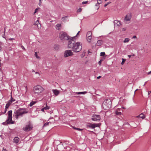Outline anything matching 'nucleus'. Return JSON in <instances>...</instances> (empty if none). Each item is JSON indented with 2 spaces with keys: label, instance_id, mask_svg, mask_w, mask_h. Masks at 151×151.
Here are the masks:
<instances>
[{
  "label": "nucleus",
  "instance_id": "obj_1",
  "mask_svg": "<svg viewBox=\"0 0 151 151\" xmlns=\"http://www.w3.org/2000/svg\"><path fill=\"white\" fill-rule=\"evenodd\" d=\"M75 37L69 41L68 44V47L69 48L72 49L75 52L80 51L82 49V45L80 42H76L74 40Z\"/></svg>",
  "mask_w": 151,
  "mask_h": 151
},
{
  "label": "nucleus",
  "instance_id": "obj_2",
  "mask_svg": "<svg viewBox=\"0 0 151 151\" xmlns=\"http://www.w3.org/2000/svg\"><path fill=\"white\" fill-rule=\"evenodd\" d=\"M28 111L25 108H19L15 111L14 113L15 117L17 119L19 116H22L24 114H27Z\"/></svg>",
  "mask_w": 151,
  "mask_h": 151
},
{
  "label": "nucleus",
  "instance_id": "obj_3",
  "mask_svg": "<svg viewBox=\"0 0 151 151\" xmlns=\"http://www.w3.org/2000/svg\"><path fill=\"white\" fill-rule=\"evenodd\" d=\"M111 102L110 99H106L103 103V107L105 110H108L111 107Z\"/></svg>",
  "mask_w": 151,
  "mask_h": 151
},
{
  "label": "nucleus",
  "instance_id": "obj_4",
  "mask_svg": "<svg viewBox=\"0 0 151 151\" xmlns=\"http://www.w3.org/2000/svg\"><path fill=\"white\" fill-rule=\"evenodd\" d=\"M59 37L61 40H69L72 39L73 37H70L65 32H61L59 33Z\"/></svg>",
  "mask_w": 151,
  "mask_h": 151
},
{
  "label": "nucleus",
  "instance_id": "obj_5",
  "mask_svg": "<svg viewBox=\"0 0 151 151\" xmlns=\"http://www.w3.org/2000/svg\"><path fill=\"white\" fill-rule=\"evenodd\" d=\"M44 89L40 85H37L33 88L34 92L36 93H42Z\"/></svg>",
  "mask_w": 151,
  "mask_h": 151
},
{
  "label": "nucleus",
  "instance_id": "obj_6",
  "mask_svg": "<svg viewBox=\"0 0 151 151\" xmlns=\"http://www.w3.org/2000/svg\"><path fill=\"white\" fill-rule=\"evenodd\" d=\"M8 118L6 120L7 123L8 124H12L14 123V122L12 121V111L10 110L8 112Z\"/></svg>",
  "mask_w": 151,
  "mask_h": 151
},
{
  "label": "nucleus",
  "instance_id": "obj_7",
  "mask_svg": "<svg viewBox=\"0 0 151 151\" xmlns=\"http://www.w3.org/2000/svg\"><path fill=\"white\" fill-rule=\"evenodd\" d=\"M99 124H92L91 123H88L87 124L86 127L87 128L94 129L96 127H99Z\"/></svg>",
  "mask_w": 151,
  "mask_h": 151
},
{
  "label": "nucleus",
  "instance_id": "obj_8",
  "mask_svg": "<svg viewBox=\"0 0 151 151\" xmlns=\"http://www.w3.org/2000/svg\"><path fill=\"white\" fill-rule=\"evenodd\" d=\"M73 55V53L72 52L71 50H66L64 53V57L65 58Z\"/></svg>",
  "mask_w": 151,
  "mask_h": 151
},
{
  "label": "nucleus",
  "instance_id": "obj_9",
  "mask_svg": "<svg viewBox=\"0 0 151 151\" xmlns=\"http://www.w3.org/2000/svg\"><path fill=\"white\" fill-rule=\"evenodd\" d=\"M131 19V15L130 14H128L125 16L124 19V21L126 23H129Z\"/></svg>",
  "mask_w": 151,
  "mask_h": 151
},
{
  "label": "nucleus",
  "instance_id": "obj_10",
  "mask_svg": "<svg viewBox=\"0 0 151 151\" xmlns=\"http://www.w3.org/2000/svg\"><path fill=\"white\" fill-rule=\"evenodd\" d=\"M101 117L99 115L94 114L92 117L91 119L93 121H98L100 120Z\"/></svg>",
  "mask_w": 151,
  "mask_h": 151
},
{
  "label": "nucleus",
  "instance_id": "obj_11",
  "mask_svg": "<svg viewBox=\"0 0 151 151\" xmlns=\"http://www.w3.org/2000/svg\"><path fill=\"white\" fill-rule=\"evenodd\" d=\"M32 128V125L30 124H29L28 125H26L25 127L23 128V129L25 131H27L31 130Z\"/></svg>",
  "mask_w": 151,
  "mask_h": 151
},
{
  "label": "nucleus",
  "instance_id": "obj_12",
  "mask_svg": "<svg viewBox=\"0 0 151 151\" xmlns=\"http://www.w3.org/2000/svg\"><path fill=\"white\" fill-rule=\"evenodd\" d=\"M114 24L115 26H119L121 25V23L120 21L118 20L114 21Z\"/></svg>",
  "mask_w": 151,
  "mask_h": 151
},
{
  "label": "nucleus",
  "instance_id": "obj_13",
  "mask_svg": "<svg viewBox=\"0 0 151 151\" xmlns=\"http://www.w3.org/2000/svg\"><path fill=\"white\" fill-rule=\"evenodd\" d=\"M34 25H37L38 29H40L41 28V25L39 23L38 20H37L36 22L34 23Z\"/></svg>",
  "mask_w": 151,
  "mask_h": 151
},
{
  "label": "nucleus",
  "instance_id": "obj_14",
  "mask_svg": "<svg viewBox=\"0 0 151 151\" xmlns=\"http://www.w3.org/2000/svg\"><path fill=\"white\" fill-rule=\"evenodd\" d=\"M138 118H142L143 119L145 118V116L144 115L143 113H142L136 117Z\"/></svg>",
  "mask_w": 151,
  "mask_h": 151
},
{
  "label": "nucleus",
  "instance_id": "obj_15",
  "mask_svg": "<svg viewBox=\"0 0 151 151\" xmlns=\"http://www.w3.org/2000/svg\"><path fill=\"white\" fill-rule=\"evenodd\" d=\"M52 92L56 96L58 95L60 93V91L57 89L52 90Z\"/></svg>",
  "mask_w": 151,
  "mask_h": 151
},
{
  "label": "nucleus",
  "instance_id": "obj_16",
  "mask_svg": "<svg viewBox=\"0 0 151 151\" xmlns=\"http://www.w3.org/2000/svg\"><path fill=\"white\" fill-rule=\"evenodd\" d=\"M103 43V41L101 40H98L96 43V45L98 46L101 45Z\"/></svg>",
  "mask_w": 151,
  "mask_h": 151
},
{
  "label": "nucleus",
  "instance_id": "obj_17",
  "mask_svg": "<svg viewBox=\"0 0 151 151\" xmlns=\"http://www.w3.org/2000/svg\"><path fill=\"white\" fill-rule=\"evenodd\" d=\"M12 103V101L11 100H9L8 102L6 104V108H8L11 104Z\"/></svg>",
  "mask_w": 151,
  "mask_h": 151
},
{
  "label": "nucleus",
  "instance_id": "obj_18",
  "mask_svg": "<svg viewBox=\"0 0 151 151\" xmlns=\"http://www.w3.org/2000/svg\"><path fill=\"white\" fill-rule=\"evenodd\" d=\"M19 138L18 137H15L14 139V142L17 144L19 142Z\"/></svg>",
  "mask_w": 151,
  "mask_h": 151
},
{
  "label": "nucleus",
  "instance_id": "obj_19",
  "mask_svg": "<svg viewBox=\"0 0 151 151\" xmlns=\"http://www.w3.org/2000/svg\"><path fill=\"white\" fill-rule=\"evenodd\" d=\"M87 93L86 91H83V92H77L76 93V94L77 95L79 94H84Z\"/></svg>",
  "mask_w": 151,
  "mask_h": 151
},
{
  "label": "nucleus",
  "instance_id": "obj_20",
  "mask_svg": "<svg viewBox=\"0 0 151 151\" xmlns=\"http://www.w3.org/2000/svg\"><path fill=\"white\" fill-rule=\"evenodd\" d=\"M91 38H92V37H86L87 41L88 42H91Z\"/></svg>",
  "mask_w": 151,
  "mask_h": 151
},
{
  "label": "nucleus",
  "instance_id": "obj_21",
  "mask_svg": "<svg viewBox=\"0 0 151 151\" xmlns=\"http://www.w3.org/2000/svg\"><path fill=\"white\" fill-rule=\"evenodd\" d=\"M61 26V25L60 24H58L56 25V29L58 30H59L60 29V27Z\"/></svg>",
  "mask_w": 151,
  "mask_h": 151
},
{
  "label": "nucleus",
  "instance_id": "obj_22",
  "mask_svg": "<svg viewBox=\"0 0 151 151\" xmlns=\"http://www.w3.org/2000/svg\"><path fill=\"white\" fill-rule=\"evenodd\" d=\"M92 33L90 31L88 32L87 33V37H91Z\"/></svg>",
  "mask_w": 151,
  "mask_h": 151
},
{
  "label": "nucleus",
  "instance_id": "obj_23",
  "mask_svg": "<svg viewBox=\"0 0 151 151\" xmlns=\"http://www.w3.org/2000/svg\"><path fill=\"white\" fill-rule=\"evenodd\" d=\"M36 103V101H32L29 104V106H32L33 105L35 104Z\"/></svg>",
  "mask_w": 151,
  "mask_h": 151
},
{
  "label": "nucleus",
  "instance_id": "obj_24",
  "mask_svg": "<svg viewBox=\"0 0 151 151\" xmlns=\"http://www.w3.org/2000/svg\"><path fill=\"white\" fill-rule=\"evenodd\" d=\"M129 40H130L129 38H125L123 42L124 43H127L129 42Z\"/></svg>",
  "mask_w": 151,
  "mask_h": 151
},
{
  "label": "nucleus",
  "instance_id": "obj_25",
  "mask_svg": "<svg viewBox=\"0 0 151 151\" xmlns=\"http://www.w3.org/2000/svg\"><path fill=\"white\" fill-rule=\"evenodd\" d=\"M45 106H44L43 107L45 110H47L50 108V107L48 106L47 104H45Z\"/></svg>",
  "mask_w": 151,
  "mask_h": 151
},
{
  "label": "nucleus",
  "instance_id": "obj_26",
  "mask_svg": "<svg viewBox=\"0 0 151 151\" xmlns=\"http://www.w3.org/2000/svg\"><path fill=\"white\" fill-rule=\"evenodd\" d=\"M72 127L74 129H75L76 130H78L79 131H82V129H80V128H76L75 127H73V126H72Z\"/></svg>",
  "mask_w": 151,
  "mask_h": 151
},
{
  "label": "nucleus",
  "instance_id": "obj_27",
  "mask_svg": "<svg viewBox=\"0 0 151 151\" xmlns=\"http://www.w3.org/2000/svg\"><path fill=\"white\" fill-rule=\"evenodd\" d=\"M50 123V122H47L46 123H45L43 126V127L47 126L49 125V123Z\"/></svg>",
  "mask_w": 151,
  "mask_h": 151
},
{
  "label": "nucleus",
  "instance_id": "obj_28",
  "mask_svg": "<svg viewBox=\"0 0 151 151\" xmlns=\"http://www.w3.org/2000/svg\"><path fill=\"white\" fill-rule=\"evenodd\" d=\"M99 4H98V3H97L95 5V6L97 7V10L99 8Z\"/></svg>",
  "mask_w": 151,
  "mask_h": 151
},
{
  "label": "nucleus",
  "instance_id": "obj_29",
  "mask_svg": "<svg viewBox=\"0 0 151 151\" xmlns=\"http://www.w3.org/2000/svg\"><path fill=\"white\" fill-rule=\"evenodd\" d=\"M115 114L116 115H121L122 114L121 112H119L117 111H116L115 112Z\"/></svg>",
  "mask_w": 151,
  "mask_h": 151
},
{
  "label": "nucleus",
  "instance_id": "obj_30",
  "mask_svg": "<svg viewBox=\"0 0 151 151\" xmlns=\"http://www.w3.org/2000/svg\"><path fill=\"white\" fill-rule=\"evenodd\" d=\"M97 3L99 4H101L102 3V0H97Z\"/></svg>",
  "mask_w": 151,
  "mask_h": 151
},
{
  "label": "nucleus",
  "instance_id": "obj_31",
  "mask_svg": "<svg viewBox=\"0 0 151 151\" xmlns=\"http://www.w3.org/2000/svg\"><path fill=\"white\" fill-rule=\"evenodd\" d=\"M40 9V8H36V9H35V12H34V15H35V14L36 13H37V11H38V10L39 9Z\"/></svg>",
  "mask_w": 151,
  "mask_h": 151
},
{
  "label": "nucleus",
  "instance_id": "obj_32",
  "mask_svg": "<svg viewBox=\"0 0 151 151\" xmlns=\"http://www.w3.org/2000/svg\"><path fill=\"white\" fill-rule=\"evenodd\" d=\"M126 61V60L125 59H124L123 58L122 59V61L121 63L122 65H123L125 61Z\"/></svg>",
  "mask_w": 151,
  "mask_h": 151
},
{
  "label": "nucleus",
  "instance_id": "obj_33",
  "mask_svg": "<svg viewBox=\"0 0 151 151\" xmlns=\"http://www.w3.org/2000/svg\"><path fill=\"white\" fill-rule=\"evenodd\" d=\"M105 55V52H101L100 53V55L101 56H104Z\"/></svg>",
  "mask_w": 151,
  "mask_h": 151
},
{
  "label": "nucleus",
  "instance_id": "obj_34",
  "mask_svg": "<svg viewBox=\"0 0 151 151\" xmlns=\"http://www.w3.org/2000/svg\"><path fill=\"white\" fill-rule=\"evenodd\" d=\"M35 56L37 58H38V59H40V57H38V56H37V52H35Z\"/></svg>",
  "mask_w": 151,
  "mask_h": 151
},
{
  "label": "nucleus",
  "instance_id": "obj_35",
  "mask_svg": "<svg viewBox=\"0 0 151 151\" xmlns=\"http://www.w3.org/2000/svg\"><path fill=\"white\" fill-rule=\"evenodd\" d=\"M103 60H101L99 62V64L100 65H101V63L103 61Z\"/></svg>",
  "mask_w": 151,
  "mask_h": 151
},
{
  "label": "nucleus",
  "instance_id": "obj_36",
  "mask_svg": "<svg viewBox=\"0 0 151 151\" xmlns=\"http://www.w3.org/2000/svg\"><path fill=\"white\" fill-rule=\"evenodd\" d=\"M82 9L81 8H79L77 10V12H81V11Z\"/></svg>",
  "mask_w": 151,
  "mask_h": 151
},
{
  "label": "nucleus",
  "instance_id": "obj_37",
  "mask_svg": "<svg viewBox=\"0 0 151 151\" xmlns=\"http://www.w3.org/2000/svg\"><path fill=\"white\" fill-rule=\"evenodd\" d=\"M110 2H108V3H107L106 4H105L104 5V6L105 7H106L110 3Z\"/></svg>",
  "mask_w": 151,
  "mask_h": 151
},
{
  "label": "nucleus",
  "instance_id": "obj_38",
  "mask_svg": "<svg viewBox=\"0 0 151 151\" xmlns=\"http://www.w3.org/2000/svg\"><path fill=\"white\" fill-rule=\"evenodd\" d=\"M88 1H83L82 3V4H86L87 3Z\"/></svg>",
  "mask_w": 151,
  "mask_h": 151
},
{
  "label": "nucleus",
  "instance_id": "obj_39",
  "mask_svg": "<svg viewBox=\"0 0 151 151\" xmlns=\"http://www.w3.org/2000/svg\"><path fill=\"white\" fill-rule=\"evenodd\" d=\"M11 98L12 99L11 100H11L12 102L15 101V99H12V96L11 97Z\"/></svg>",
  "mask_w": 151,
  "mask_h": 151
},
{
  "label": "nucleus",
  "instance_id": "obj_40",
  "mask_svg": "<svg viewBox=\"0 0 151 151\" xmlns=\"http://www.w3.org/2000/svg\"><path fill=\"white\" fill-rule=\"evenodd\" d=\"M1 43L0 42V51L2 50V47H1Z\"/></svg>",
  "mask_w": 151,
  "mask_h": 151
},
{
  "label": "nucleus",
  "instance_id": "obj_41",
  "mask_svg": "<svg viewBox=\"0 0 151 151\" xmlns=\"http://www.w3.org/2000/svg\"><path fill=\"white\" fill-rule=\"evenodd\" d=\"M126 30V28H123L122 29V31H125Z\"/></svg>",
  "mask_w": 151,
  "mask_h": 151
},
{
  "label": "nucleus",
  "instance_id": "obj_42",
  "mask_svg": "<svg viewBox=\"0 0 151 151\" xmlns=\"http://www.w3.org/2000/svg\"><path fill=\"white\" fill-rule=\"evenodd\" d=\"M7 109H8V108H6V107H5V109L4 112V114H5V113H6Z\"/></svg>",
  "mask_w": 151,
  "mask_h": 151
},
{
  "label": "nucleus",
  "instance_id": "obj_43",
  "mask_svg": "<svg viewBox=\"0 0 151 151\" xmlns=\"http://www.w3.org/2000/svg\"><path fill=\"white\" fill-rule=\"evenodd\" d=\"M21 47H22V49L25 50V48L23 46H21Z\"/></svg>",
  "mask_w": 151,
  "mask_h": 151
},
{
  "label": "nucleus",
  "instance_id": "obj_44",
  "mask_svg": "<svg viewBox=\"0 0 151 151\" xmlns=\"http://www.w3.org/2000/svg\"><path fill=\"white\" fill-rule=\"evenodd\" d=\"M41 4H42L41 2H39V5L40 6H41Z\"/></svg>",
  "mask_w": 151,
  "mask_h": 151
},
{
  "label": "nucleus",
  "instance_id": "obj_45",
  "mask_svg": "<svg viewBox=\"0 0 151 151\" xmlns=\"http://www.w3.org/2000/svg\"><path fill=\"white\" fill-rule=\"evenodd\" d=\"M137 38V37L136 36H134L132 38L133 39H134V38Z\"/></svg>",
  "mask_w": 151,
  "mask_h": 151
},
{
  "label": "nucleus",
  "instance_id": "obj_46",
  "mask_svg": "<svg viewBox=\"0 0 151 151\" xmlns=\"http://www.w3.org/2000/svg\"><path fill=\"white\" fill-rule=\"evenodd\" d=\"M14 40V38H9V40Z\"/></svg>",
  "mask_w": 151,
  "mask_h": 151
},
{
  "label": "nucleus",
  "instance_id": "obj_47",
  "mask_svg": "<svg viewBox=\"0 0 151 151\" xmlns=\"http://www.w3.org/2000/svg\"><path fill=\"white\" fill-rule=\"evenodd\" d=\"M45 109H44V108H42V109H41V111H43V112H44V110H45Z\"/></svg>",
  "mask_w": 151,
  "mask_h": 151
},
{
  "label": "nucleus",
  "instance_id": "obj_48",
  "mask_svg": "<svg viewBox=\"0 0 151 151\" xmlns=\"http://www.w3.org/2000/svg\"><path fill=\"white\" fill-rule=\"evenodd\" d=\"M101 78V76H98V77H97V78L98 79H99L100 78Z\"/></svg>",
  "mask_w": 151,
  "mask_h": 151
},
{
  "label": "nucleus",
  "instance_id": "obj_49",
  "mask_svg": "<svg viewBox=\"0 0 151 151\" xmlns=\"http://www.w3.org/2000/svg\"><path fill=\"white\" fill-rule=\"evenodd\" d=\"M151 93V91H149L148 92V95H149Z\"/></svg>",
  "mask_w": 151,
  "mask_h": 151
},
{
  "label": "nucleus",
  "instance_id": "obj_50",
  "mask_svg": "<svg viewBox=\"0 0 151 151\" xmlns=\"http://www.w3.org/2000/svg\"><path fill=\"white\" fill-rule=\"evenodd\" d=\"M3 151H7L6 149L3 148Z\"/></svg>",
  "mask_w": 151,
  "mask_h": 151
},
{
  "label": "nucleus",
  "instance_id": "obj_51",
  "mask_svg": "<svg viewBox=\"0 0 151 151\" xmlns=\"http://www.w3.org/2000/svg\"><path fill=\"white\" fill-rule=\"evenodd\" d=\"M150 74H151V71L149 72H148L147 73V74L148 75Z\"/></svg>",
  "mask_w": 151,
  "mask_h": 151
},
{
  "label": "nucleus",
  "instance_id": "obj_52",
  "mask_svg": "<svg viewBox=\"0 0 151 151\" xmlns=\"http://www.w3.org/2000/svg\"><path fill=\"white\" fill-rule=\"evenodd\" d=\"M80 32V31H79L78 33L77 34V35H76V36L78 35L79 34V33Z\"/></svg>",
  "mask_w": 151,
  "mask_h": 151
},
{
  "label": "nucleus",
  "instance_id": "obj_53",
  "mask_svg": "<svg viewBox=\"0 0 151 151\" xmlns=\"http://www.w3.org/2000/svg\"><path fill=\"white\" fill-rule=\"evenodd\" d=\"M4 33H5V28H4Z\"/></svg>",
  "mask_w": 151,
  "mask_h": 151
},
{
  "label": "nucleus",
  "instance_id": "obj_54",
  "mask_svg": "<svg viewBox=\"0 0 151 151\" xmlns=\"http://www.w3.org/2000/svg\"><path fill=\"white\" fill-rule=\"evenodd\" d=\"M128 56H129V58H130V57H131V56H130V55H128Z\"/></svg>",
  "mask_w": 151,
  "mask_h": 151
},
{
  "label": "nucleus",
  "instance_id": "obj_55",
  "mask_svg": "<svg viewBox=\"0 0 151 151\" xmlns=\"http://www.w3.org/2000/svg\"><path fill=\"white\" fill-rule=\"evenodd\" d=\"M40 2H41V0H39Z\"/></svg>",
  "mask_w": 151,
  "mask_h": 151
},
{
  "label": "nucleus",
  "instance_id": "obj_56",
  "mask_svg": "<svg viewBox=\"0 0 151 151\" xmlns=\"http://www.w3.org/2000/svg\"><path fill=\"white\" fill-rule=\"evenodd\" d=\"M138 90V89H137L135 91H137Z\"/></svg>",
  "mask_w": 151,
  "mask_h": 151
},
{
  "label": "nucleus",
  "instance_id": "obj_57",
  "mask_svg": "<svg viewBox=\"0 0 151 151\" xmlns=\"http://www.w3.org/2000/svg\"><path fill=\"white\" fill-rule=\"evenodd\" d=\"M107 0H105V1H106Z\"/></svg>",
  "mask_w": 151,
  "mask_h": 151
}]
</instances>
